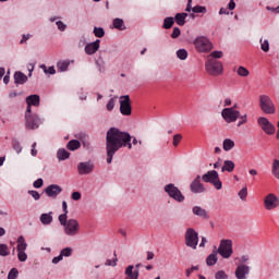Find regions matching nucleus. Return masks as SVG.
Here are the masks:
<instances>
[{"instance_id": "obj_19", "label": "nucleus", "mask_w": 279, "mask_h": 279, "mask_svg": "<svg viewBox=\"0 0 279 279\" xmlns=\"http://www.w3.org/2000/svg\"><path fill=\"white\" fill-rule=\"evenodd\" d=\"M250 266L245 264L238 265L235 269V278L236 279H247V276H250Z\"/></svg>"}, {"instance_id": "obj_43", "label": "nucleus", "mask_w": 279, "mask_h": 279, "mask_svg": "<svg viewBox=\"0 0 279 279\" xmlns=\"http://www.w3.org/2000/svg\"><path fill=\"white\" fill-rule=\"evenodd\" d=\"M96 64L100 73H104V71H106V61H104V59L97 60Z\"/></svg>"}, {"instance_id": "obj_55", "label": "nucleus", "mask_w": 279, "mask_h": 279, "mask_svg": "<svg viewBox=\"0 0 279 279\" xmlns=\"http://www.w3.org/2000/svg\"><path fill=\"white\" fill-rule=\"evenodd\" d=\"M45 184V181L43 179H37L34 183L33 186L34 189H43V185Z\"/></svg>"}, {"instance_id": "obj_8", "label": "nucleus", "mask_w": 279, "mask_h": 279, "mask_svg": "<svg viewBox=\"0 0 279 279\" xmlns=\"http://www.w3.org/2000/svg\"><path fill=\"white\" fill-rule=\"evenodd\" d=\"M216 252L221 256V258H230L232 254H234V250L232 248V240L222 239Z\"/></svg>"}, {"instance_id": "obj_58", "label": "nucleus", "mask_w": 279, "mask_h": 279, "mask_svg": "<svg viewBox=\"0 0 279 279\" xmlns=\"http://www.w3.org/2000/svg\"><path fill=\"white\" fill-rule=\"evenodd\" d=\"M29 38H32V34H24L22 36V39L20 40V45H25V43H27V40H29Z\"/></svg>"}, {"instance_id": "obj_49", "label": "nucleus", "mask_w": 279, "mask_h": 279, "mask_svg": "<svg viewBox=\"0 0 279 279\" xmlns=\"http://www.w3.org/2000/svg\"><path fill=\"white\" fill-rule=\"evenodd\" d=\"M238 195L240 199H242V202H245V199L247 198V187H243Z\"/></svg>"}, {"instance_id": "obj_37", "label": "nucleus", "mask_w": 279, "mask_h": 279, "mask_svg": "<svg viewBox=\"0 0 279 279\" xmlns=\"http://www.w3.org/2000/svg\"><path fill=\"white\" fill-rule=\"evenodd\" d=\"M94 35L96 36V38H104V36H106V31L104 29V27H94Z\"/></svg>"}, {"instance_id": "obj_2", "label": "nucleus", "mask_w": 279, "mask_h": 279, "mask_svg": "<svg viewBox=\"0 0 279 279\" xmlns=\"http://www.w3.org/2000/svg\"><path fill=\"white\" fill-rule=\"evenodd\" d=\"M26 113H25V121L27 130H37L43 123V119L38 117L36 113H32V106L38 108L40 106V96L38 95H31L26 97Z\"/></svg>"}, {"instance_id": "obj_1", "label": "nucleus", "mask_w": 279, "mask_h": 279, "mask_svg": "<svg viewBox=\"0 0 279 279\" xmlns=\"http://www.w3.org/2000/svg\"><path fill=\"white\" fill-rule=\"evenodd\" d=\"M123 147L132 149V135L118 128H110L106 135L107 165H112L114 154Z\"/></svg>"}, {"instance_id": "obj_61", "label": "nucleus", "mask_w": 279, "mask_h": 279, "mask_svg": "<svg viewBox=\"0 0 279 279\" xmlns=\"http://www.w3.org/2000/svg\"><path fill=\"white\" fill-rule=\"evenodd\" d=\"M63 257L59 254L57 257L52 258V264L58 265V263L62 262Z\"/></svg>"}, {"instance_id": "obj_18", "label": "nucleus", "mask_w": 279, "mask_h": 279, "mask_svg": "<svg viewBox=\"0 0 279 279\" xmlns=\"http://www.w3.org/2000/svg\"><path fill=\"white\" fill-rule=\"evenodd\" d=\"M44 193H46V195H48L52 199H56V197H58V195L62 193V189L58 184H50L44 190Z\"/></svg>"}, {"instance_id": "obj_54", "label": "nucleus", "mask_w": 279, "mask_h": 279, "mask_svg": "<svg viewBox=\"0 0 279 279\" xmlns=\"http://www.w3.org/2000/svg\"><path fill=\"white\" fill-rule=\"evenodd\" d=\"M62 210H63V214L61 215H64L65 219H69V206L66 205V201L62 202Z\"/></svg>"}, {"instance_id": "obj_23", "label": "nucleus", "mask_w": 279, "mask_h": 279, "mask_svg": "<svg viewBox=\"0 0 279 279\" xmlns=\"http://www.w3.org/2000/svg\"><path fill=\"white\" fill-rule=\"evenodd\" d=\"M13 77H14V84H16V86L23 85L27 82V75H25V73L20 71L15 72Z\"/></svg>"}, {"instance_id": "obj_10", "label": "nucleus", "mask_w": 279, "mask_h": 279, "mask_svg": "<svg viewBox=\"0 0 279 279\" xmlns=\"http://www.w3.org/2000/svg\"><path fill=\"white\" fill-rule=\"evenodd\" d=\"M259 108L265 114H274L276 112V106L267 95L259 96Z\"/></svg>"}, {"instance_id": "obj_33", "label": "nucleus", "mask_w": 279, "mask_h": 279, "mask_svg": "<svg viewBox=\"0 0 279 279\" xmlns=\"http://www.w3.org/2000/svg\"><path fill=\"white\" fill-rule=\"evenodd\" d=\"M236 73L240 77H247L250 75V70L243 65H240L236 70Z\"/></svg>"}, {"instance_id": "obj_35", "label": "nucleus", "mask_w": 279, "mask_h": 279, "mask_svg": "<svg viewBox=\"0 0 279 279\" xmlns=\"http://www.w3.org/2000/svg\"><path fill=\"white\" fill-rule=\"evenodd\" d=\"M272 175L279 180V160L275 159L272 162Z\"/></svg>"}, {"instance_id": "obj_32", "label": "nucleus", "mask_w": 279, "mask_h": 279, "mask_svg": "<svg viewBox=\"0 0 279 279\" xmlns=\"http://www.w3.org/2000/svg\"><path fill=\"white\" fill-rule=\"evenodd\" d=\"M61 258H69L70 256H73V248L68 246L65 248H62L60 252Z\"/></svg>"}, {"instance_id": "obj_41", "label": "nucleus", "mask_w": 279, "mask_h": 279, "mask_svg": "<svg viewBox=\"0 0 279 279\" xmlns=\"http://www.w3.org/2000/svg\"><path fill=\"white\" fill-rule=\"evenodd\" d=\"M260 49L264 51V53H267L269 51V40L268 39H260Z\"/></svg>"}, {"instance_id": "obj_17", "label": "nucleus", "mask_w": 279, "mask_h": 279, "mask_svg": "<svg viewBox=\"0 0 279 279\" xmlns=\"http://www.w3.org/2000/svg\"><path fill=\"white\" fill-rule=\"evenodd\" d=\"M190 190L195 195L206 193V186L202 183V175H196V178L191 182Z\"/></svg>"}, {"instance_id": "obj_4", "label": "nucleus", "mask_w": 279, "mask_h": 279, "mask_svg": "<svg viewBox=\"0 0 279 279\" xmlns=\"http://www.w3.org/2000/svg\"><path fill=\"white\" fill-rule=\"evenodd\" d=\"M202 180L207 184H213L216 191H221V189H223V183L219 179V172H217L216 170L207 171L205 174L202 175Z\"/></svg>"}, {"instance_id": "obj_31", "label": "nucleus", "mask_w": 279, "mask_h": 279, "mask_svg": "<svg viewBox=\"0 0 279 279\" xmlns=\"http://www.w3.org/2000/svg\"><path fill=\"white\" fill-rule=\"evenodd\" d=\"M113 27L116 29H119L120 32H123V29H125L123 20L119 19V17L114 19L113 20Z\"/></svg>"}, {"instance_id": "obj_53", "label": "nucleus", "mask_w": 279, "mask_h": 279, "mask_svg": "<svg viewBox=\"0 0 279 279\" xmlns=\"http://www.w3.org/2000/svg\"><path fill=\"white\" fill-rule=\"evenodd\" d=\"M223 57V52L222 51H214L209 54L208 59H217V58H222Z\"/></svg>"}, {"instance_id": "obj_5", "label": "nucleus", "mask_w": 279, "mask_h": 279, "mask_svg": "<svg viewBox=\"0 0 279 279\" xmlns=\"http://www.w3.org/2000/svg\"><path fill=\"white\" fill-rule=\"evenodd\" d=\"M193 45L198 53H208L213 51V43H210V39L206 36L196 37Z\"/></svg>"}, {"instance_id": "obj_21", "label": "nucleus", "mask_w": 279, "mask_h": 279, "mask_svg": "<svg viewBox=\"0 0 279 279\" xmlns=\"http://www.w3.org/2000/svg\"><path fill=\"white\" fill-rule=\"evenodd\" d=\"M192 213L196 217H201V219H210V215H208V211L202 206H194Z\"/></svg>"}, {"instance_id": "obj_3", "label": "nucleus", "mask_w": 279, "mask_h": 279, "mask_svg": "<svg viewBox=\"0 0 279 279\" xmlns=\"http://www.w3.org/2000/svg\"><path fill=\"white\" fill-rule=\"evenodd\" d=\"M60 226L63 228L65 236H77L80 234V221L75 218H66L65 215H59L58 217Z\"/></svg>"}, {"instance_id": "obj_13", "label": "nucleus", "mask_w": 279, "mask_h": 279, "mask_svg": "<svg viewBox=\"0 0 279 279\" xmlns=\"http://www.w3.org/2000/svg\"><path fill=\"white\" fill-rule=\"evenodd\" d=\"M240 111L234 108H225L221 111V117L226 123H236Z\"/></svg>"}, {"instance_id": "obj_15", "label": "nucleus", "mask_w": 279, "mask_h": 279, "mask_svg": "<svg viewBox=\"0 0 279 279\" xmlns=\"http://www.w3.org/2000/svg\"><path fill=\"white\" fill-rule=\"evenodd\" d=\"M95 171V163L93 161H82L77 165L78 175H90Z\"/></svg>"}, {"instance_id": "obj_52", "label": "nucleus", "mask_w": 279, "mask_h": 279, "mask_svg": "<svg viewBox=\"0 0 279 279\" xmlns=\"http://www.w3.org/2000/svg\"><path fill=\"white\" fill-rule=\"evenodd\" d=\"M182 141V134H175L173 136V142H172V145L174 147H178V145H180V142Z\"/></svg>"}, {"instance_id": "obj_64", "label": "nucleus", "mask_w": 279, "mask_h": 279, "mask_svg": "<svg viewBox=\"0 0 279 279\" xmlns=\"http://www.w3.org/2000/svg\"><path fill=\"white\" fill-rule=\"evenodd\" d=\"M219 14H220V15H221V14L228 15V14H230V11H228V9H226V8H220Z\"/></svg>"}, {"instance_id": "obj_63", "label": "nucleus", "mask_w": 279, "mask_h": 279, "mask_svg": "<svg viewBox=\"0 0 279 279\" xmlns=\"http://www.w3.org/2000/svg\"><path fill=\"white\" fill-rule=\"evenodd\" d=\"M3 83L4 84H10V71H8V73L4 75Z\"/></svg>"}, {"instance_id": "obj_42", "label": "nucleus", "mask_w": 279, "mask_h": 279, "mask_svg": "<svg viewBox=\"0 0 279 279\" xmlns=\"http://www.w3.org/2000/svg\"><path fill=\"white\" fill-rule=\"evenodd\" d=\"M113 259H107L105 265L106 267H117V263H119V258H117V253L113 254Z\"/></svg>"}, {"instance_id": "obj_56", "label": "nucleus", "mask_w": 279, "mask_h": 279, "mask_svg": "<svg viewBox=\"0 0 279 279\" xmlns=\"http://www.w3.org/2000/svg\"><path fill=\"white\" fill-rule=\"evenodd\" d=\"M180 34H182V32L180 31L179 27H174L173 32L171 34V38H180Z\"/></svg>"}, {"instance_id": "obj_27", "label": "nucleus", "mask_w": 279, "mask_h": 279, "mask_svg": "<svg viewBox=\"0 0 279 279\" xmlns=\"http://www.w3.org/2000/svg\"><path fill=\"white\" fill-rule=\"evenodd\" d=\"M235 143L231 138H225L222 142L223 151H232L234 149Z\"/></svg>"}, {"instance_id": "obj_60", "label": "nucleus", "mask_w": 279, "mask_h": 279, "mask_svg": "<svg viewBox=\"0 0 279 279\" xmlns=\"http://www.w3.org/2000/svg\"><path fill=\"white\" fill-rule=\"evenodd\" d=\"M248 260H250V255H242L240 257L241 265H245V263H247Z\"/></svg>"}, {"instance_id": "obj_46", "label": "nucleus", "mask_w": 279, "mask_h": 279, "mask_svg": "<svg viewBox=\"0 0 279 279\" xmlns=\"http://www.w3.org/2000/svg\"><path fill=\"white\" fill-rule=\"evenodd\" d=\"M12 145L16 154H21V151H23V146H21V143L19 141L14 140Z\"/></svg>"}, {"instance_id": "obj_39", "label": "nucleus", "mask_w": 279, "mask_h": 279, "mask_svg": "<svg viewBox=\"0 0 279 279\" xmlns=\"http://www.w3.org/2000/svg\"><path fill=\"white\" fill-rule=\"evenodd\" d=\"M40 69H43V71H44V73H46V75H56L54 66L47 68V65L43 64V65H40Z\"/></svg>"}, {"instance_id": "obj_51", "label": "nucleus", "mask_w": 279, "mask_h": 279, "mask_svg": "<svg viewBox=\"0 0 279 279\" xmlns=\"http://www.w3.org/2000/svg\"><path fill=\"white\" fill-rule=\"evenodd\" d=\"M28 195H32V197H33V199H35V202H38V199H40V193H38V191H36V190H29Z\"/></svg>"}, {"instance_id": "obj_9", "label": "nucleus", "mask_w": 279, "mask_h": 279, "mask_svg": "<svg viewBox=\"0 0 279 279\" xmlns=\"http://www.w3.org/2000/svg\"><path fill=\"white\" fill-rule=\"evenodd\" d=\"M185 245L191 247V250H197L199 245V233L193 228H187L185 231Z\"/></svg>"}, {"instance_id": "obj_50", "label": "nucleus", "mask_w": 279, "mask_h": 279, "mask_svg": "<svg viewBox=\"0 0 279 279\" xmlns=\"http://www.w3.org/2000/svg\"><path fill=\"white\" fill-rule=\"evenodd\" d=\"M57 28L59 29V32H66V24H64V22L58 20L56 22Z\"/></svg>"}, {"instance_id": "obj_20", "label": "nucleus", "mask_w": 279, "mask_h": 279, "mask_svg": "<svg viewBox=\"0 0 279 279\" xmlns=\"http://www.w3.org/2000/svg\"><path fill=\"white\" fill-rule=\"evenodd\" d=\"M101 45V40L96 39L93 43H89L85 46V53L87 56H95L96 51H99V47Z\"/></svg>"}, {"instance_id": "obj_6", "label": "nucleus", "mask_w": 279, "mask_h": 279, "mask_svg": "<svg viewBox=\"0 0 279 279\" xmlns=\"http://www.w3.org/2000/svg\"><path fill=\"white\" fill-rule=\"evenodd\" d=\"M205 71H207L208 75L217 77V75H221V73H223V64L217 59H207L205 63Z\"/></svg>"}, {"instance_id": "obj_38", "label": "nucleus", "mask_w": 279, "mask_h": 279, "mask_svg": "<svg viewBox=\"0 0 279 279\" xmlns=\"http://www.w3.org/2000/svg\"><path fill=\"white\" fill-rule=\"evenodd\" d=\"M177 58H179V60H186V58H189V51L184 48L179 49L177 51Z\"/></svg>"}, {"instance_id": "obj_36", "label": "nucleus", "mask_w": 279, "mask_h": 279, "mask_svg": "<svg viewBox=\"0 0 279 279\" xmlns=\"http://www.w3.org/2000/svg\"><path fill=\"white\" fill-rule=\"evenodd\" d=\"M192 12L194 14H206L208 12V10L206 9V7L195 5V7H193Z\"/></svg>"}, {"instance_id": "obj_16", "label": "nucleus", "mask_w": 279, "mask_h": 279, "mask_svg": "<svg viewBox=\"0 0 279 279\" xmlns=\"http://www.w3.org/2000/svg\"><path fill=\"white\" fill-rule=\"evenodd\" d=\"M120 112L123 117H130L132 114V105L130 104L129 95L120 97Z\"/></svg>"}, {"instance_id": "obj_44", "label": "nucleus", "mask_w": 279, "mask_h": 279, "mask_svg": "<svg viewBox=\"0 0 279 279\" xmlns=\"http://www.w3.org/2000/svg\"><path fill=\"white\" fill-rule=\"evenodd\" d=\"M239 122H238V128H241V125H245V123H247V113H244L243 116H241V113L239 114Z\"/></svg>"}, {"instance_id": "obj_59", "label": "nucleus", "mask_w": 279, "mask_h": 279, "mask_svg": "<svg viewBox=\"0 0 279 279\" xmlns=\"http://www.w3.org/2000/svg\"><path fill=\"white\" fill-rule=\"evenodd\" d=\"M72 199H73L74 202H80V199H82V193H80V192H73V193H72Z\"/></svg>"}, {"instance_id": "obj_48", "label": "nucleus", "mask_w": 279, "mask_h": 279, "mask_svg": "<svg viewBox=\"0 0 279 279\" xmlns=\"http://www.w3.org/2000/svg\"><path fill=\"white\" fill-rule=\"evenodd\" d=\"M228 274H226L223 270H218L215 274V279H228Z\"/></svg>"}, {"instance_id": "obj_30", "label": "nucleus", "mask_w": 279, "mask_h": 279, "mask_svg": "<svg viewBox=\"0 0 279 279\" xmlns=\"http://www.w3.org/2000/svg\"><path fill=\"white\" fill-rule=\"evenodd\" d=\"M66 147L70 151H75L76 149H80V147H82V144L77 140H72L68 143Z\"/></svg>"}, {"instance_id": "obj_22", "label": "nucleus", "mask_w": 279, "mask_h": 279, "mask_svg": "<svg viewBox=\"0 0 279 279\" xmlns=\"http://www.w3.org/2000/svg\"><path fill=\"white\" fill-rule=\"evenodd\" d=\"M39 221L40 223H43V226H51V223H53V211L41 214L39 217Z\"/></svg>"}, {"instance_id": "obj_45", "label": "nucleus", "mask_w": 279, "mask_h": 279, "mask_svg": "<svg viewBox=\"0 0 279 279\" xmlns=\"http://www.w3.org/2000/svg\"><path fill=\"white\" fill-rule=\"evenodd\" d=\"M19 278V269L12 268L8 274V279H17Z\"/></svg>"}, {"instance_id": "obj_7", "label": "nucleus", "mask_w": 279, "mask_h": 279, "mask_svg": "<svg viewBox=\"0 0 279 279\" xmlns=\"http://www.w3.org/2000/svg\"><path fill=\"white\" fill-rule=\"evenodd\" d=\"M163 191L167 193L168 197H171L174 202H179V204H182V202L186 199L184 194H182V191H180V189L173 183L165 185Z\"/></svg>"}, {"instance_id": "obj_40", "label": "nucleus", "mask_w": 279, "mask_h": 279, "mask_svg": "<svg viewBox=\"0 0 279 279\" xmlns=\"http://www.w3.org/2000/svg\"><path fill=\"white\" fill-rule=\"evenodd\" d=\"M0 256H10V247L8 244H0Z\"/></svg>"}, {"instance_id": "obj_14", "label": "nucleus", "mask_w": 279, "mask_h": 279, "mask_svg": "<svg viewBox=\"0 0 279 279\" xmlns=\"http://www.w3.org/2000/svg\"><path fill=\"white\" fill-rule=\"evenodd\" d=\"M279 206V198L276 194L269 193L264 197V208L265 210H276Z\"/></svg>"}, {"instance_id": "obj_11", "label": "nucleus", "mask_w": 279, "mask_h": 279, "mask_svg": "<svg viewBox=\"0 0 279 279\" xmlns=\"http://www.w3.org/2000/svg\"><path fill=\"white\" fill-rule=\"evenodd\" d=\"M27 242L25 241V236L20 235L17 238V246H16V252H17V259L20 263H25L27 260Z\"/></svg>"}, {"instance_id": "obj_12", "label": "nucleus", "mask_w": 279, "mask_h": 279, "mask_svg": "<svg viewBox=\"0 0 279 279\" xmlns=\"http://www.w3.org/2000/svg\"><path fill=\"white\" fill-rule=\"evenodd\" d=\"M257 125L267 134L268 136H274L276 134V125H274L269 119L265 117H259L257 119Z\"/></svg>"}, {"instance_id": "obj_34", "label": "nucleus", "mask_w": 279, "mask_h": 279, "mask_svg": "<svg viewBox=\"0 0 279 279\" xmlns=\"http://www.w3.org/2000/svg\"><path fill=\"white\" fill-rule=\"evenodd\" d=\"M174 23H175V20L173 17H166L163 20V29H171Z\"/></svg>"}, {"instance_id": "obj_57", "label": "nucleus", "mask_w": 279, "mask_h": 279, "mask_svg": "<svg viewBox=\"0 0 279 279\" xmlns=\"http://www.w3.org/2000/svg\"><path fill=\"white\" fill-rule=\"evenodd\" d=\"M197 269H199V266H192L191 268H187L185 270L186 277L189 278L191 274H193V271H197Z\"/></svg>"}, {"instance_id": "obj_47", "label": "nucleus", "mask_w": 279, "mask_h": 279, "mask_svg": "<svg viewBox=\"0 0 279 279\" xmlns=\"http://www.w3.org/2000/svg\"><path fill=\"white\" fill-rule=\"evenodd\" d=\"M116 104H117V99H114V98H111V99L108 101V104H107V106H106L108 112H112V110H114Z\"/></svg>"}, {"instance_id": "obj_29", "label": "nucleus", "mask_w": 279, "mask_h": 279, "mask_svg": "<svg viewBox=\"0 0 279 279\" xmlns=\"http://www.w3.org/2000/svg\"><path fill=\"white\" fill-rule=\"evenodd\" d=\"M71 154L69 153V150L64 149V148H60L57 153V158L58 160H69Z\"/></svg>"}, {"instance_id": "obj_25", "label": "nucleus", "mask_w": 279, "mask_h": 279, "mask_svg": "<svg viewBox=\"0 0 279 279\" xmlns=\"http://www.w3.org/2000/svg\"><path fill=\"white\" fill-rule=\"evenodd\" d=\"M234 167H235L234 161H232V160H225L223 161V166L221 168V171H222V173H226V171L228 173H232V171H234Z\"/></svg>"}, {"instance_id": "obj_28", "label": "nucleus", "mask_w": 279, "mask_h": 279, "mask_svg": "<svg viewBox=\"0 0 279 279\" xmlns=\"http://www.w3.org/2000/svg\"><path fill=\"white\" fill-rule=\"evenodd\" d=\"M186 16H189V13H177L174 21L178 25L184 26L186 25Z\"/></svg>"}, {"instance_id": "obj_24", "label": "nucleus", "mask_w": 279, "mask_h": 279, "mask_svg": "<svg viewBox=\"0 0 279 279\" xmlns=\"http://www.w3.org/2000/svg\"><path fill=\"white\" fill-rule=\"evenodd\" d=\"M217 251H214L211 254H209L206 258V265L208 267H215L217 265V260H219V257H217Z\"/></svg>"}, {"instance_id": "obj_62", "label": "nucleus", "mask_w": 279, "mask_h": 279, "mask_svg": "<svg viewBox=\"0 0 279 279\" xmlns=\"http://www.w3.org/2000/svg\"><path fill=\"white\" fill-rule=\"evenodd\" d=\"M228 8L229 10H234V8H236V3L234 2V0L229 1Z\"/></svg>"}, {"instance_id": "obj_26", "label": "nucleus", "mask_w": 279, "mask_h": 279, "mask_svg": "<svg viewBox=\"0 0 279 279\" xmlns=\"http://www.w3.org/2000/svg\"><path fill=\"white\" fill-rule=\"evenodd\" d=\"M71 65V61L69 60H61L57 63V69L59 73H64L65 71H69V66Z\"/></svg>"}]
</instances>
